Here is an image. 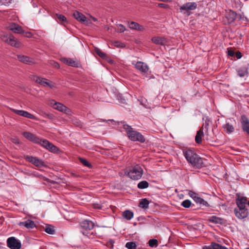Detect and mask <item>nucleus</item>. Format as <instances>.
I'll use <instances>...</instances> for the list:
<instances>
[{"label": "nucleus", "mask_w": 249, "mask_h": 249, "mask_svg": "<svg viewBox=\"0 0 249 249\" xmlns=\"http://www.w3.org/2000/svg\"><path fill=\"white\" fill-rule=\"evenodd\" d=\"M53 107L54 109L60 111L68 114L70 112V110L67 107L58 102H55Z\"/></svg>", "instance_id": "16"}, {"label": "nucleus", "mask_w": 249, "mask_h": 249, "mask_svg": "<svg viewBox=\"0 0 249 249\" xmlns=\"http://www.w3.org/2000/svg\"><path fill=\"white\" fill-rule=\"evenodd\" d=\"M22 135L26 139L35 143L40 142L39 138L31 132L25 131L22 133Z\"/></svg>", "instance_id": "12"}, {"label": "nucleus", "mask_w": 249, "mask_h": 249, "mask_svg": "<svg viewBox=\"0 0 249 249\" xmlns=\"http://www.w3.org/2000/svg\"><path fill=\"white\" fill-rule=\"evenodd\" d=\"M118 31L120 33H123L125 30V27L123 24L118 25Z\"/></svg>", "instance_id": "46"}, {"label": "nucleus", "mask_w": 249, "mask_h": 249, "mask_svg": "<svg viewBox=\"0 0 249 249\" xmlns=\"http://www.w3.org/2000/svg\"><path fill=\"white\" fill-rule=\"evenodd\" d=\"M91 18L92 19V20H93L94 21H97V18H95L93 17H91Z\"/></svg>", "instance_id": "57"}, {"label": "nucleus", "mask_w": 249, "mask_h": 249, "mask_svg": "<svg viewBox=\"0 0 249 249\" xmlns=\"http://www.w3.org/2000/svg\"><path fill=\"white\" fill-rule=\"evenodd\" d=\"M247 202V198L245 197L238 198L236 200L237 208H246V204Z\"/></svg>", "instance_id": "22"}, {"label": "nucleus", "mask_w": 249, "mask_h": 249, "mask_svg": "<svg viewBox=\"0 0 249 249\" xmlns=\"http://www.w3.org/2000/svg\"><path fill=\"white\" fill-rule=\"evenodd\" d=\"M149 202L146 198L142 199L140 203L139 206L143 209H147L148 208Z\"/></svg>", "instance_id": "30"}, {"label": "nucleus", "mask_w": 249, "mask_h": 249, "mask_svg": "<svg viewBox=\"0 0 249 249\" xmlns=\"http://www.w3.org/2000/svg\"><path fill=\"white\" fill-rule=\"evenodd\" d=\"M47 149L54 153H57V152L58 151V148L51 142H50L49 145H48Z\"/></svg>", "instance_id": "34"}, {"label": "nucleus", "mask_w": 249, "mask_h": 249, "mask_svg": "<svg viewBox=\"0 0 249 249\" xmlns=\"http://www.w3.org/2000/svg\"><path fill=\"white\" fill-rule=\"evenodd\" d=\"M25 36L27 37H31L32 36V34L30 32H26L25 33Z\"/></svg>", "instance_id": "54"}, {"label": "nucleus", "mask_w": 249, "mask_h": 249, "mask_svg": "<svg viewBox=\"0 0 249 249\" xmlns=\"http://www.w3.org/2000/svg\"><path fill=\"white\" fill-rule=\"evenodd\" d=\"M114 243V242L112 240H109L107 243V246L110 248H112Z\"/></svg>", "instance_id": "48"}, {"label": "nucleus", "mask_w": 249, "mask_h": 249, "mask_svg": "<svg viewBox=\"0 0 249 249\" xmlns=\"http://www.w3.org/2000/svg\"><path fill=\"white\" fill-rule=\"evenodd\" d=\"M223 128L224 131L227 134H231L234 131V126L229 123H227L226 124H224Z\"/></svg>", "instance_id": "26"}, {"label": "nucleus", "mask_w": 249, "mask_h": 249, "mask_svg": "<svg viewBox=\"0 0 249 249\" xmlns=\"http://www.w3.org/2000/svg\"><path fill=\"white\" fill-rule=\"evenodd\" d=\"M24 158L26 160L32 163L36 166L39 167L46 166L45 163L42 160L39 159L37 157L31 156H26Z\"/></svg>", "instance_id": "7"}, {"label": "nucleus", "mask_w": 249, "mask_h": 249, "mask_svg": "<svg viewBox=\"0 0 249 249\" xmlns=\"http://www.w3.org/2000/svg\"><path fill=\"white\" fill-rule=\"evenodd\" d=\"M96 208H98V209H101V207L100 206H98Z\"/></svg>", "instance_id": "60"}, {"label": "nucleus", "mask_w": 249, "mask_h": 249, "mask_svg": "<svg viewBox=\"0 0 249 249\" xmlns=\"http://www.w3.org/2000/svg\"><path fill=\"white\" fill-rule=\"evenodd\" d=\"M17 24L15 23H9V25L7 26V28L9 30H11L13 32L14 30V28L16 27Z\"/></svg>", "instance_id": "45"}, {"label": "nucleus", "mask_w": 249, "mask_h": 249, "mask_svg": "<svg viewBox=\"0 0 249 249\" xmlns=\"http://www.w3.org/2000/svg\"><path fill=\"white\" fill-rule=\"evenodd\" d=\"M48 116L49 118H51V116L50 115H48Z\"/></svg>", "instance_id": "59"}, {"label": "nucleus", "mask_w": 249, "mask_h": 249, "mask_svg": "<svg viewBox=\"0 0 249 249\" xmlns=\"http://www.w3.org/2000/svg\"><path fill=\"white\" fill-rule=\"evenodd\" d=\"M129 27L131 29L136 30L140 31H143L144 27L137 22L131 21L128 23Z\"/></svg>", "instance_id": "24"}, {"label": "nucleus", "mask_w": 249, "mask_h": 249, "mask_svg": "<svg viewBox=\"0 0 249 249\" xmlns=\"http://www.w3.org/2000/svg\"><path fill=\"white\" fill-rule=\"evenodd\" d=\"M228 54L229 56H233L234 55V52L232 50H228Z\"/></svg>", "instance_id": "51"}, {"label": "nucleus", "mask_w": 249, "mask_h": 249, "mask_svg": "<svg viewBox=\"0 0 249 249\" xmlns=\"http://www.w3.org/2000/svg\"><path fill=\"white\" fill-rule=\"evenodd\" d=\"M203 129V128L200 129L197 132L196 135L195 137V141L198 144H200L202 142V138L204 136V132Z\"/></svg>", "instance_id": "25"}, {"label": "nucleus", "mask_w": 249, "mask_h": 249, "mask_svg": "<svg viewBox=\"0 0 249 249\" xmlns=\"http://www.w3.org/2000/svg\"><path fill=\"white\" fill-rule=\"evenodd\" d=\"M151 40L154 43L157 45H164L167 42L165 38L160 36H154Z\"/></svg>", "instance_id": "21"}, {"label": "nucleus", "mask_w": 249, "mask_h": 249, "mask_svg": "<svg viewBox=\"0 0 249 249\" xmlns=\"http://www.w3.org/2000/svg\"><path fill=\"white\" fill-rule=\"evenodd\" d=\"M208 221L215 224L225 225L226 223V220L225 219L215 215L209 217Z\"/></svg>", "instance_id": "15"}, {"label": "nucleus", "mask_w": 249, "mask_h": 249, "mask_svg": "<svg viewBox=\"0 0 249 249\" xmlns=\"http://www.w3.org/2000/svg\"><path fill=\"white\" fill-rule=\"evenodd\" d=\"M236 16L237 14L235 12L230 10L227 16V18L228 20V22L231 23L233 22L235 20Z\"/></svg>", "instance_id": "27"}, {"label": "nucleus", "mask_w": 249, "mask_h": 249, "mask_svg": "<svg viewBox=\"0 0 249 249\" xmlns=\"http://www.w3.org/2000/svg\"><path fill=\"white\" fill-rule=\"evenodd\" d=\"M53 65V66L57 69H59L60 68L59 64L57 62H54Z\"/></svg>", "instance_id": "53"}, {"label": "nucleus", "mask_w": 249, "mask_h": 249, "mask_svg": "<svg viewBox=\"0 0 249 249\" xmlns=\"http://www.w3.org/2000/svg\"><path fill=\"white\" fill-rule=\"evenodd\" d=\"M40 142L38 143L40 144L42 146L47 149L48 145H49L50 142L46 139H42L39 138Z\"/></svg>", "instance_id": "35"}, {"label": "nucleus", "mask_w": 249, "mask_h": 249, "mask_svg": "<svg viewBox=\"0 0 249 249\" xmlns=\"http://www.w3.org/2000/svg\"><path fill=\"white\" fill-rule=\"evenodd\" d=\"M123 216L127 220H130L133 217V213L129 210H125L123 212Z\"/></svg>", "instance_id": "31"}, {"label": "nucleus", "mask_w": 249, "mask_h": 249, "mask_svg": "<svg viewBox=\"0 0 249 249\" xmlns=\"http://www.w3.org/2000/svg\"><path fill=\"white\" fill-rule=\"evenodd\" d=\"M7 43L16 47H18L19 46V43L12 35H10V38H9Z\"/></svg>", "instance_id": "29"}, {"label": "nucleus", "mask_w": 249, "mask_h": 249, "mask_svg": "<svg viewBox=\"0 0 249 249\" xmlns=\"http://www.w3.org/2000/svg\"><path fill=\"white\" fill-rule=\"evenodd\" d=\"M13 142L15 144H19V140L18 138L13 139Z\"/></svg>", "instance_id": "52"}, {"label": "nucleus", "mask_w": 249, "mask_h": 249, "mask_svg": "<svg viewBox=\"0 0 249 249\" xmlns=\"http://www.w3.org/2000/svg\"><path fill=\"white\" fill-rule=\"evenodd\" d=\"M33 80L36 83L44 87H49L51 88H53L55 87L54 83L52 82L49 81L47 79L40 76L34 75L33 76Z\"/></svg>", "instance_id": "5"}, {"label": "nucleus", "mask_w": 249, "mask_h": 249, "mask_svg": "<svg viewBox=\"0 0 249 249\" xmlns=\"http://www.w3.org/2000/svg\"><path fill=\"white\" fill-rule=\"evenodd\" d=\"M73 16L74 18L79 21L85 22L87 21V18L86 16L78 11L74 12L73 14Z\"/></svg>", "instance_id": "23"}, {"label": "nucleus", "mask_w": 249, "mask_h": 249, "mask_svg": "<svg viewBox=\"0 0 249 249\" xmlns=\"http://www.w3.org/2000/svg\"><path fill=\"white\" fill-rule=\"evenodd\" d=\"M18 225L20 227H24L27 229H33L36 226L35 222L30 219H28L25 221L20 222Z\"/></svg>", "instance_id": "18"}, {"label": "nucleus", "mask_w": 249, "mask_h": 249, "mask_svg": "<svg viewBox=\"0 0 249 249\" xmlns=\"http://www.w3.org/2000/svg\"><path fill=\"white\" fill-rule=\"evenodd\" d=\"M125 99L123 98H121V103H125Z\"/></svg>", "instance_id": "56"}, {"label": "nucleus", "mask_w": 249, "mask_h": 249, "mask_svg": "<svg viewBox=\"0 0 249 249\" xmlns=\"http://www.w3.org/2000/svg\"><path fill=\"white\" fill-rule=\"evenodd\" d=\"M45 231L50 234H53L54 233L55 231L54 227L50 225H46L44 228Z\"/></svg>", "instance_id": "32"}, {"label": "nucleus", "mask_w": 249, "mask_h": 249, "mask_svg": "<svg viewBox=\"0 0 249 249\" xmlns=\"http://www.w3.org/2000/svg\"><path fill=\"white\" fill-rule=\"evenodd\" d=\"M212 247L213 249H228L227 248L216 243H212Z\"/></svg>", "instance_id": "39"}, {"label": "nucleus", "mask_w": 249, "mask_h": 249, "mask_svg": "<svg viewBox=\"0 0 249 249\" xmlns=\"http://www.w3.org/2000/svg\"><path fill=\"white\" fill-rule=\"evenodd\" d=\"M18 59L21 62L26 64H34V60L26 55H17Z\"/></svg>", "instance_id": "17"}, {"label": "nucleus", "mask_w": 249, "mask_h": 249, "mask_svg": "<svg viewBox=\"0 0 249 249\" xmlns=\"http://www.w3.org/2000/svg\"><path fill=\"white\" fill-rule=\"evenodd\" d=\"M124 128L126 130L127 135L129 139L132 141H138L141 142H145L144 137L142 134L134 130L128 124H124Z\"/></svg>", "instance_id": "2"}, {"label": "nucleus", "mask_w": 249, "mask_h": 249, "mask_svg": "<svg viewBox=\"0 0 249 249\" xmlns=\"http://www.w3.org/2000/svg\"><path fill=\"white\" fill-rule=\"evenodd\" d=\"M95 52L100 57L102 58H105L106 57V53L102 52L99 49L96 48Z\"/></svg>", "instance_id": "42"}, {"label": "nucleus", "mask_w": 249, "mask_h": 249, "mask_svg": "<svg viewBox=\"0 0 249 249\" xmlns=\"http://www.w3.org/2000/svg\"><path fill=\"white\" fill-rule=\"evenodd\" d=\"M13 32L17 34H22L24 33V30L21 26L17 24L16 27L14 28Z\"/></svg>", "instance_id": "38"}, {"label": "nucleus", "mask_w": 249, "mask_h": 249, "mask_svg": "<svg viewBox=\"0 0 249 249\" xmlns=\"http://www.w3.org/2000/svg\"><path fill=\"white\" fill-rule=\"evenodd\" d=\"M114 46L117 47H123L124 46V44L119 41H114L113 43Z\"/></svg>", "instance_id": "47"}, {"label": "nucleus", "mask_w": 249, "mask_h": 249, "mask_svg": "<svg viewBox=\"0 0 249 249\" xmlns=\"http://www.w3.org/2000/svg\"><path fill=\"white\" fill-rule=\"evenodd\" d=\"M249 64H247L245 66L239 68L237 70V74L239 76L241 77H244L245 76H247L248 74V67Z\"/></svg>", "instance_id": "20"}, {"label": "nucleus", "mask_w": 249, "mask_h": 249, "mask_svg": "<svg viewBox=\"0 0 249 249\" xmlns=\"http://www.w3.org/2000/svg\"><path fill=\"white\" fill-rule=\"evenodd\" d=\"M188 194L189 196L192 197L196 203L202 204L205 206H209V204L207 201H205L202 198L199 197L198 195L194 192L190 191Z\"/></svg>", "instance_id": "9"}, {"label": "nucleus", "mask_w": 249, "mask_h": 249, "mask_svg": "<svg viewBox=\"0 0 249 249\" xmlns=\"http://www.w3.org/2000/svg\"><path fill=\"white\" fill-rule=\"evenodd\" d=\"M203 249H213L212 245L210 246H204Z\"/></svg>", "instance_id": "55"}, {"label": "nucleus", "mask_w": 249, "mask_h": 249, "mask_svg": "<svg viewBox=\"0 0 249 249\" xmlns=\"http://www.w3.org/2000/svg\"><path fill=\"white\" fill-rule=\"evenodd\" d=\"M79 160L80 162L85 166L86 167H90L91 166V164L89 163V162L86 160L85 159L80 158Z\"/></svg>", "instance_id": "43"}, {"label": "nucleus", "mask_w": 249, "mask_h": 249, "mask_svg": "<svg viewBox=\"0 0 249 249\" xmlns=\"http://www.w3.org/2000/svg\"><path fill=\"white\" fill-rule=\"evenodd\" d=\"M247 203H248V205L249 206V200Z\"/></svg>", "instance_id": "61"}, {"label": "nucleus", "mask_w": 249, "mask_h": 249, "mask_svg": "<svg viewBox=\"0 0 249 249\" xmlns=\"http://www.w3.org/2000/svg\"><path fill=\"white\" fill-rule=\"evenodd\" d=\"M149 186V183L145 180L140 181L138 184V188L140 189L147 188Z\"/></svg>", "instance_id": "33"}, {"label": "nucleus", "mask_w": 249, "mask_h": 249, "mask_svg": "<svg viewBox=\"0 0 249 249\" xmlns=\"http://www.w3.org/2000/svg\"><path fill=\"white\" fill-rule=\"evenodd\" d=\"M61 60L63 63L71 67H77L78 66V62L74 61L72 58H62Z\"/></svg>", "instance_id": "19"}, {"label": "nucleus", "mask_w": 249, "mask_h": 249, "mask_svg": "<svg viewBox=\"0 0 249 249\" xmlns=\"http://www.w3.org/2000/svg\"><path fill=\"white\" fill-rule=\"evenodd\" d=\"M80 226L82 228L86 230H91L94 227V223L89 220H84L80 222Z\"/></svg>", "instance_id": "14"}, {"label": "nucleus", "mask_w": 249, "mask_h": 249, "mask_svg": "<svg viewBox=\"0 0 249 249\" xmlns=\"http://www.w3.org/2000/svg\"><path fill=\"white\" fill-rule=\"evenodd\" d=\"M148 244L150 247H157L158 246V241L155 239H150L148 241Z\"/></svg>", "instance_id": "37"}, {"label": "nucleus", "mask_w": 249, "mask_h": 249, "mask_svg": "<svg viewBox=\"0 0 249 249\" xmlns=\"http://www.w3.org/2000/svg\"><path fill=\"white\" fill-rule=\"evenodd\" d=\"M136 69L142 73H147L149 70L148 65L142 61H137L134 65Z\"/></svg>", "instance_id": "11"}, {"label": "nucleus", "mask_w": 249, "mask_h": 249, "mask_svg": "<svg viewBox=\"0 0 249 249\" xmlns=\"http://www.w3.org/2000/svg\"><path fill=\"white\" fill-rule=\"evenodd\" d=\"M56 17L57 19L60 21L62 22H67V18H66L61 14H56Z\"/></svg>", "instance_id": "41"}, {"label": "nucleus", "mask_w": 249, "mask_h": 249, "mask_svg": "<svg viewBox=\"0 0 249 249\" xmlns=\"http://www.w3.org/2000/svg\"><path fill=\"white\" fill-rule=\"evenodd\" d=\"M183 153L187 161L194 167L200 168L202 166L203 164L202 159L200 158L193 150L186 148L183 149Z\"/></svg>", "instance_id": "1"}, {"label": "nucleus", "mask_w": 249, "mask_h": 249, "mask_svg": "<svg viewBox=\"0 0 249 249\" xmlns=\"http://www.w3.org/2000/svg\"><path fill=\"white\" fill-rule=\"evenodd\" d=\"M191 204V201L189 199L185 200L181 203V206L186 208H189Z\"/></svg>", "instance_id": "40"}, {"label": "nucleus", "mask_w": 249, "mask_h": 249, "mask_svg": "<svg viewBox=\"0 0 249 249\" xmlns=\"http://www.w3.org/2000/svg\"><path fill=\"white\" fill-rule=\"evenodd\" d=\"M143 174V170L141 167L136 165L128 172V177L132 179L138 180L140 179Z\"/></svg>", "instance_id": "3"}, {"label": "nucleus", "mask_w": 249, "mask_h": 249, "mask_svg": "<svg viewBox=\"0 0 249 249\" xmlns=\"http://www.w3.org/2000/svg\"><path fill=\"white\" fill-rule=\"evenodd\" d=\"M210 122L211 121H210V119L208 117H206V119L205 120V123L203 125V127H202V128H203V129H205V134L207 136L206 139L207 140H209V138L208 137V126L209 125Z\"/></svg>", "instance_id": "28"}, {"label": "nucleus", "mask_w": 249, "mask_h": 249, "mask_svg": "<svg viewBox=\"0 0 249 249\" xmlns=\"http://www.w3.org/2000/svg\"><path fill=\"white\" fill-rule=\"evenodd\" d=\"M241 123L243 130L249 135V120L245 115L241 116Z\"/></svg>", "instance_id": "13"}, {"label": "nucleus", "mask_w": 249, "mask_h": 249, "mask_svg": "<svg viewBox=\"0 0 249 249\" xmlns=\"http://www.w3.org/2000/svg\"><path fill=\"white\" fill-rule=\"evenodd\" d=\"M7 246L11 249H20L21 247V242L15 237H10L7 239Z\"/></svg>", "instance_id": "6"}, {"label": "nucleus", "mask_w": 249, "mask_h": 249, "mask_svg": "<svg viewBox=\"0 0 249 249\" xmlns=\"http://www.w3.org/2000/svg\"><path fill=\"white\" fill-rule=\"evenodd\" d=\"M72 175H73V176H74V177H78V176L75 175V174H72Z\"/></svg>", "instance_id": "58"}, {"label": "nucleus", "mask_w": 249, "mask_h": 249, "mask_svg": "<svg viewBox=\"0 0 249 249\" xmlns=\"http://www.w3.org/2000/svg\"><path fill=\"white\" fill-rule=\"evenodd\" d=\"M125 247L128 249H136L137 245L134 242H128L126 243Z\"/></svg>", "instance_id": "36"}, {"label": "nucleus", "mask_w": 249, "mask_h": 249, "mask_svg": "<svg viewBox=\"0 0 249 249\" xmlns=\"http://www.w3.org/2000/svg\"><path fill=\"white\" fill-rule=\"evenodd\" d=\"M158 6L160 8H167L169 7V6L167 4H165L164 3H160L158 4Z\"/></svg>", "instance_id": "49"}, {"label": "nucleus", "mask_w": 249, "mask_h": 249, "mask_svg": "<svg viewBox=\"0 0 249 249\" xmlns=\"http://www.w3.org/2000/svg\"><path fill=\"white\" fill-rule=\"evenodd\" d=\"M234 54L235 55V56L237 59L241 58L242 56V53L239 51L236 52L235 53H234Z\"/></svg>", "instance_id": "50"}, {"label": "nucleus", "mask_w": 249, "mask_h": 249, "mask_svg": "<svg viewBox=\"0 0 249 249\" xmlns=\"http://www.w3.org/2000/svg\"><path fill=\"white\" fill-rule=\"evenodd\" d=\"M12 110L13 112L15 113L16 114L23 116L29 119H34L36 120V117L34 115L29 113L27 111L23 110H18L15 109H12Z\"/></svg>", "instance_id": "10"}, {"label": "nucleus", "mask_w": 249, "mask_h": 249, "mask_svg": "<svg viewBox=\"0 0 249 249\" xmlns=\"http://www.w3.org/2000/svg\"><path fill=\"white\" fill-rule=\"evenodd\" d=\"M197 7V4L195 2H188L183 4L179 8V11L183 14L190 15L189 10H194Z\"/></svg>", "instance_id": "4"}, {"label": "nucleus", "mask_w": 249, "mask_h": 249, "mask_svg": "<svg viewBox=\"0 0 249 249\" xmlns=\"http://www.w3.org/2000/svg\"><path fill=\"white\" fill-rule=\"evenodd\" d=\"M234 212L235 216L240 219H244L248 215V211L246 208H235Z\"/></svg>", "instance_id": "8"}, {"label": "nucleus", "mask_w": 249, "mask_h": 249, "mask_svg": "<svg viewBox=\"0 0 249 249\" xmlns=\"http://www.w3.org/2000/svg\"><path fill=\"white\" fill-rule=\"evenodd\" d=\"M0 37L3 41L5 42V43H7L9 38H10V36H8V35L5 34H2V35H1Z\"/></svg>", "instance_id": "44"}]
</instances>
